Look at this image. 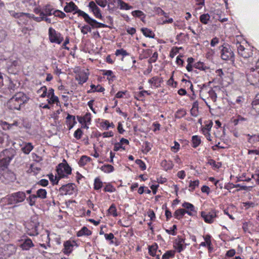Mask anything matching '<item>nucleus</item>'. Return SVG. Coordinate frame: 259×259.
<instances>
[{
    "label": "nucleus",
    "instance_id": "nucleus-1",
    "mask_svg": "<svg viewBox=\"0 0 259 259\" xmlns=\"http://www.w3.org/2000/svg\"><path fill=\"white\" fill-rule=\"evenodd\" d=\"M64 10L66 13H72L73 14H77L78 16H81L84 21L90 24L92 28H98L106 27L105 24L97 22L96 20L92 18L88 14L79 10L73 2L66 3Z\"/></svg>",
    "mask_w": 259,
    "mask_h": 259
},
{
    "label": "nucleus",
    "instance_id": "nucleus-2",
    "mask_svg": "<svg viewBox=\"0 0 259 259\" xmlns=\"http://www.w3.org/2000/svg\"><path fill=\"white\" fill-rule=\"evenodd\" d=\"M29 99L22 92L16 93L9 101V106L11 109L20 110L21 106L27 103Z\"/></svg>",
    "mask_w": 259,
    "mask_h": 259
},
{
    "label": "nucleus",
    "instance_id": "nucleus-3",
    "mask_svg": "<svg viewBox=\"0 0 259 259\" xmlns=\"http://www.w3.org/2000/svg\"><path fill=\"white\" fill-rule=\"evenodd\" d=\"M16 154L13 148L4 150L0 153V168L4 169L8 167L12 159Z\"/></svg>",
    "mask_w": 259,
    "mask_h": 259
},
{
    "label": "nucleus",
    "instance_id": "nucleus-4",
    "mask_svg": "<svg viewBox=\"0 0 259 259\" xmlns=\"http://www.w3.org/2000/svg\"><path fill=\"white\" fill-rule=\"evenodd\" d=\"M39 226L38 218L37 215L32 216L30 221L26 224V232L29 236H36L38 234V228Z\"/></svg>",
    "mask_w": 259,
    "mask_h": 259
},
{
    "label": "nucleus",
    "instance_id": "nucleus-5",
    "mask_svg": "<svg viewBox=\"0 0 259 259\" xmlns=\"http://www.w3.org/2000/svg\"><path fill=\"white\" fill-rule=\"evenodd\" d=\"M26 199V194L24 192L18 191L11 194L8 198L9 204H16L23 202Z\"/></svg>",
    "mask_w": 259,
    "mask_h": 259
},
{
    "label": "nucleus",
    "instance_id": "nucleus-6",
    "mask_svg": "<svg viewBox=\"0 0 259 259\" xmlns=\"http://www.w3.org/2000/svg\"><path fill=\"white\" fill-rule=\"evenodd\" d=\"M221 57L224 60H234V54L229 45L222 46L220 47Z\"/></svg>",
    "mask_w": 259,
    "mask_h": 259
},
{
    "label": "nucleus",
    "instance_id": "nucleus-7",
    "mask_svg": "<svg viewBox=\"0 0 259 259\" xmlns=\"http://www.w3.org/2000/svg\"><path fill=\"white\" fill-rule=\"evenodd\" d=\"M57 172L59 178L67 177L71 173V168L69 165L66 163H60L57 167Z\"/></svg>",
    "mask_w": 259,
    "mask_h": 259
},
{
    "label": "nucleus",
    "instance_id": "nucleus-8",
    "mask_svg": "<svg viewBox=\"0 0 259 259\" xmlns=\"http://www.w3.org/2000/svg\"><path fill=\"white\" fill-rule=\"evenodd\" d=\"M246 76L247 81L250 84L257 85L259 83V73L253 68L247 71Z\"/></svg>",
    "mask_w": 259,
    "mask_h": 259
},
{
    "label": "nucleus",
    "instance_id": "nucleus-9",
    "mask_svg": "<svg viewBox=\"0 0 259 259\" xmlns=\"http://www.w3.org/2000/svg\"><path fill=\"white\" fill-rule=\"evenodd\" d=\"M49 37L50 41L52 43L60 44L63 40V37L61 33L52 27H50L49 29Z\"/></svg>",
    "mask_w": 259,
    "mask_h": 259
},
{
    "label": "nucleus",
    "instance_id": "nucleus-10",
    "mask_svg": "<svg viewBox=\"0 0 259 259\" xmlns=\"http://www.w3.org/2000/svg\"><path fill=\"white\" fill-rule=\"evenodd\" d=\"M201 215L204 222L208 224L213 223L217 217L216 212L213 210L201 211Z\"/></svg>",
    "mask_w": 259,
    "mask_h": 259
},
{
    "label": "nucleus",
    "instance_id": "nucleus-11",
    "mask_svg": "<svg viewBox=\"0 0 259 259\" xmlns=\"http://www.w3.org/2000/svg\"><path fill=\"white\" fill-rule=\"evenodd\" d=\"M75 185L73 183H69L63 185L59 189V192L62 195H72L75 192Z\"/></svg>",
    "mask_w": 259,
    "mask_h": 259
},
{
    "label": "nucleus",
    "instance_id": "nucleus-12",
    "mask_svg": "<svg viewBox=\"0 0 259 259\" xmlns=\"http://www.w3.org/2000/svg\"><path fill=\"white\" fill-rule=\"evenodd\" d=\"M20 65L19 60L13 58H10L7 62L6 65L8 71L9 73L14 74L16 69V67Z\"/></svg>",
    "mask_w": 259,
    "mask_h": 259
},
{
    "label": "nucleus",
    "instance_id": "nucleus-13",
    "mask_svg": "<svg viewBox=\"0 0 259 259\" xmlns=\"http://www.w3.org/2000/svg\"><path fill=\"white\" fill-rule=\"evenodd\" d=\"M0 251L4 252L5 259H6L16 252V247L13 244H8L4 246V247H1Z\"/></svg>",
    "mask_w": 259,
    "mask_h": 259
},
{
    "label": "nucleus",
    "instance_id": "nucleus-14",
    "mask_svg": "<svg viewBox=\"0 0 259 259\" xmlns=\"http://www.w3.org/2000/svg\"><path fill=\"white\" fill-rule=\"evenodd\" d=\"M186 244H185V239L181 237L178 236L174 243V247L178 252H181L186 248Z\"/></svg>",
    "mask_w": 259,
    "mask_h": 259
},
{
    "label": "nucleus",
    "instance_id": "nucleus-15",
    "mask_svg": "<svg viewBox=\"0 0 259 259\" xmlns=\"http://www.w3.org/2000/svg\"><path fill=\"white\" fill-rule=\"evenodd\" d=\"M88 7L90 10L93 12L96 18L101 19H102L103 17L101 11L95 2L91 1L89 4Z\"/></svg>",
    "mask_w": 259,
    "mask_h": 259
},
{
    "label": "nucleus",
    "instance_id": "nucleus-16",
    "mask_svg": "<svg viewBox=\"0 0 259 259\" xmlns=\"http://www.w3.org/2000/svg\"><path fill=\"white\" fill-rule=\"evenodd\" d=\"M23 243L21 244L20 247L22 250H28L30 248L34 246V244L30 238L24 239L22 240Z\"/></svg>",
    "mask_w": 259,
    "mask_h": 259
},
{
    "label": "nucleus",
    "instance_id": "nucleus-17",
    "mask_svg": "<svg viewBox=\"0 0 259 259\" xmlns=\"http://www.w3.org/2000/svg\"><path fill=\"white\" fill-rule=\"evenodd\" d=\"M76 80L78 81V83L82 84L88 79V74L85 72H80L75 77Z\"/></svg>",
    "mask_w": 259,
    "mask_h": 259
},
{
    "label": "nucleus",
    "instance_id": "nucleus-18",
    "mask_svg": "<svg viewBox=\"0 0 259 259\" xmlns=\"http://www.w3.org/2000/svg\"><path fill=\"white\" fill-rule=\"evenodd\" d=\"M158 246L155 243L149 246V253L152 256H156V259H160L159 254H157L158 252H160V250H157Z\"/></svg>",
    "mask_w": 259,
    "mask_h": 259
},
{
    "label": "nucleus",
    "instance_id": "nucleus-19",
    "mask_svg": "<svg viewBox=\"0 0 259 259\" xmlns=\"http://www.w3.org/2000/svg\"><path fill=\"white\" fill-rule=\"evenodd\" d=\"M225 189L227 190H230L232 188H239V190H247L248 187L246 186L241 185L240 184H233L232 183L228 184L224 187Z\"/></svg>",
    "mask_w": 259,
    "mask_h": 259
},
{
    "label": "nucleus",
    "instance_id": "nucleus-20",
    "mask_svg": "<svg viewBox=\"0 0 259 259\" xmlns=\"http://www.w3.org/2000/svg\"><path fill=\"white\" fill-rule=\"evenodd\" d=\"M161 166L165 170L167 171L172 169L174 164L170 160H163L161 162Z\"/></svg>",
    "mask_w": 259,
    "mask_h": 259
},
{
    "label": "nucleus",
    "instance_id": "nucleus-21",
    "mask_svg": "<svg viewBox=\"0 0 259 259\" xmlns=\"http://www.w3.org/2000/svg\"><path fill=\"white\" fill-rule=\"evenodd\" d=\"M11 15L16 18H19L20 20L27 18V17H30V14L24 13H16L14 11L11 12Z\"/></svg>",
    "mask_w": 259,
    "mask_h": 259
},
{
    "label": "nucleus",
    "instance_id": "nucleus-22",
    "mask_svg": "<svg viewBox=\"0 0 259 259\" xmlns=\"http://www.w3.org/2000/svg\"><path fill=\"white\" fill-rule=\"evenodd\" d=\"M64 250L63 252L66 254H70L72 250L73 245L70 241H67L64 243Z\"/></svg>",
    "mask_w": 259,
    "mask_h": 259
},
{
    "label": "nucleus",
    "instance_id": "nucleus-23",
    "mask_svg": "<svg viewBox=\"0 0 259 259\" xmlns=\"http://www.w3.org/2000/svg\"><path fill=\"white\" fill-rule=\"evenodd\" d=\"M55 10L50 5H46L44 7L41 12L44 13L45 16H51L53 15Z\"/></svg>",
    "mask_w": 259,
    "mask_h": 259
},
{
    "label": "nucleus",
    "instance_id": "nucleus-24",
    "mask_svg": "<svg viewBox=\"0 0 259 259\" xmlns=\"http://www.w3.org/2000/svg\"><path fill=\"white\" fill-rule=\"evenodd\" d=\"M92 234V232L88 229V228L86 227H83L81 228L80 230H79L77 233V236L78 237H80L82 236H90Z\"/></svg>",
    "mask_w": 259,
    "mask_h": 259
},
{
    "label": "nucleus",
    "instance_id": "nucleus-25",
    "mask_svg": "<svg viewBox=\"0 0 259 259\" xmlns=\"http://www.w3.org/2000/svg\"><path fill=\"white\" fill-rule=\"evenodd\" d=\"M91 89L88 91V93H92L95 92H103L105 90V89L100 85H95L94 84H91Z\"/></svg>",
    "mask_w": 259,
    "mask_h": 259
},
{
    "label": "nucleus",
    "instance_id": "nucleus-26",
    "mask_svg": "<svg viewBox=\"0 0 259 259\" xmlns=\"http://www.w3.org/2000/svg\"><path fill=\"white\" fill-rule=\"evenodd\" d=\"M191 141L192 146L194 148H197L201 142L200 137L196 135L192 136Z\"/></svg>",
    "mask_w": 259,
    "mask_h": 259
},
{
    "label": "nucleus",
    "instance_id": "nucleus-27",
    "mask_svg": "<svg viewBox=\"0 0 259 259\" xmlns=\"http://www.w3.org/2000/svg\"><path fill=\"white\" fill-rule=\"evenodd\" d=\"M186 213V210L185 209L180 208L175 211L174 213L175 218L178 220L182 219Z\"/></svg>",
    "mask_w": 259,
    "mask_h": 259
},
{
    "label": "nucleus",
    "instance_id": "nucleus-28",
    "mask_svg": "<svg viewBox=\"0 0 259 259\" xmlns=\"http://www.w3.org/2000/svg\"><path fill=\"white\" fill-rule=\"evenodd\" d=\"M47 194V192L46 190L45 189L41 188V189H39L36 191L35 195H36L37 198H38L40 199H44L46 198Z\"/></svg>",
    "mask_w": 259,
    "mask_h": 259
},
{
    "label": "nucleus",
    "instance_id": "nucleus-29",
    "mask_svg": "<svg viewBox=\"0 0 259 259\" xmlns=\"http://www.w3.org/2000/svg\"><path fill=\"white\" fill-rule=\"evenodd\" d=\"M117 4L120 7L121 10H130L132 9V7L129 6L127 3L122 0H117Z\"/></svg>",
    "mask_w": 259,
    "mask_h": 259
},
{
    "label": "nucleus",
    "instance_id": "nucleus-30",
    "mask_svg": "<svg viewBox=\"0 0 259 259\" xmlns=\"http://www.w3.org/2000/svg\"><path fill=\"white\" fill-rule=\"evenodd\" d=\"M141 31L143 35L147 37L153 38L154 37V34L151 30L147 28H141Z\"/></svg>",
    "mask_w": 259,
    "mask_h": 259
},
{
    "label": "nucleus",
    "instance_id": "nucleus-31",
    "mask_svg": "<svg viewBox=\"0 0 259 259\" xmlns=\"http://www.w3.org/2000/svg\"><path fill=\"white\" fill-rule=\"evenodd\" d=\"M33 149V146L31 143H26L24 146L22 148V151L26 154H28Z\"/></svg>",
    "mask_w": 259,
    "mask_h": 259
},
{
    "label": "nucleus",
    "instance_id": "nucleus-32",
    "mask_svg": "<svg viewBox=\"0 0 259 259\" xmlns=\"http://www.w3.org/2000/svg\"><path fill=\"white\" fill-rule=\"evenodd\" d=\"M247 136L248 137L247 141L250 144H254L259 141V135H250V134H248Z\"/></svg>",
    "mask_w": 259,
    "mask_h": 259
},
{
    "label": "nucleus",
    "instance_id": "nucleus-33",
    "mask_svg": "<svg viewBox=\"0 0 259 259\" xmlns=\"http://www.w3.org/2000/svg\"><path fill=\"white\" fill-rule=\"evenodd\" d=\"M37 197L35 194H31L29 197L26 198V200L28 202L29 205L31 206L35 205L36 200Z\"/></svg>",
    "mask_w": 259,
    "mask_h": 259
},
{
    "label": "nucleus",
    "instance_id": "nucleus-34",
    "mask_svg": "<svg viewBox=\"0 0 259 259\" xmlns=\"http://www.w3.org/2000/svg\"><path fill=\"white\" fill-rule=\"evenodd\" d=\"M101 170L106 173H110L114 171V167L110 164H104L101 167Z\"/></svg>",
    "mask_w": 259,
    "mask_h": 259
},
{
    "label": "nucleus",
    "instance_id": "nucleus-35",
    "mask_svg": "<svg viewBox=\"0 0 259 259\" xmlns=\"http://www.w3.org/2000/svg\"><path fill=\"white\" fill-rule=\"evenodd\" d=\"M193 67L195 68H197L201 70H206L208 69L209 68L206 66L204 65V64L201 62H197L194 64Z\"/></svg>",
    "mask_w": 259,
    "mask_h": 259
},
{
    "label": "nucleus",
    "instance_id": "nucleus-36",
    "mask_svg": "<svg viewBox=\"0 0 259 259\" xmlns=\"http://www.w3.org/2000/svg\"><path fill=\"white\" fill-rule=\"evenodd\" d=\"M103 186V183L99 178H96L94 180V188L96 190H100Z\"/></svg>",
    "mask_w": 259,
    "mask_h": 259
},
{
    "label": "nucleus",
    "instance_id": "nucleus-37",
    "mask_svg": "<svg viewBox=\"0 0 259 259\" xmlns=\"http://www.w3.org/2000/svg\"><path fill=\"white\" fill-rule=\"evenodd\" d=\"M91 158L87 156H82L79 159L78 164L80 166H83L86 164L88 162L91 160Z\"/></svg>",
    "mask_w": 259,
    "mask_h": 259
},
{
    "label": "nucleus",
    "instance_id": "nucleus-38",
    "mask_svg": "<svg viewBox=\"0 0 259 259\" xmlns=\"http://www.w3.org/2000/svg\"><path fill=\"white\" fill-rule=\"evenodd\" d=\"M210 19V16L208 14H204L200 16V21L204 24H207Z\"/></svg>",
    "mask_w": 259,
    "mask_h": 259
},
{
    "label": "nucleus",
    "instance_id": "nucleus-39",
    "mask_svg": "<svg viewBox=\"0 0 259 259\" xmlns=\"http://www.w3.org/2000/svg\"><path fill=\"white\" fill-rule=\"evenodd\" d=\"M252 54V51L250 49H246L243 52L239 55L244 58H247L250 57Z\"/></svg>",
    "mask_w": 259,
    "mask_h": 259
},
{
    "label": "nucleus",
    "instance_id": "nucleus-40",
    "mask_svg": "<svg viewBox=\"0 0 259 259\" xmlns=\"http://www.w3.org/2000/svg\"><path fill=\"white\" fill-rule=\"evenodd\" d=\"M199 184V180H195L194 181H191L189 184V191H193L196 187H198Z\"/></svg>",
    "mask_w": 259,
    "mask_h": 259
},
{
    "label": "nucleus",
    "instance_id": "nucleus-41",
    "mask_svg": "<svg viewBox=\"0 0 259 259\" xmlns=\"http://www.w3.org/2000/svg\"><path fill=\"white\" fill-rule=\"evenodd\" d=\"M175 254V250L167 251L162 257V259H169L170 257H174Z\"/></svg>",
    "mask_w": 259,
    "mask_h": 259
},
{
    "label": "nucleus",
    "instance_id": "nucleus-42",
    "mask_svg": "<svg viewBox=\"0 0 259 259\" xmlns=\"http://www.w3.org/2000/svg\"><path fill=\"white\" fill-rule=\"evenodd\" d=\"M37 93L41 94L40 95V98H45L47 97V88L46 86L41 87L38 91Z\"/></svg>",
    "mask_w": 259,
    "mask_h": 259
},
{
    "label": "nucleus",
    "instance_id": "nucleus-43",
    "mask_svg": "<svg viewBox=\"0 0 259 259\" xmlns=\"http://www.w3.org/2000/svg\"><path fill=\"white\" fill-rule=\"evenodd\" d=\"M108 213L112 214L113 217H115L117 216V213L115 205L112 204L108 210Z\"/></svg>",
    "mask_w": 259,
    "mask_h": 259
},
{
    "label": "nucleus",
    "instance_id": "nucleus-44",
    "mask_svg": "<svg viewBox=\"0 0 259 259\" xmlns=\"http://www.w3.org/2000/svg\"><path fill=\"white\" fill-rule=\"evenodd\" d=\"M48 98L49 99L47 100V101L50 104L56 103V104L58 105V103L59 102L58 97L56 96H50V97Z\"/></svg>",
    "mask_w": 259,
    "mask_h": 259
},
{
    "label": "nucleus",
    "instance_id": "nucleus-45",
    "mask_svg": "<svg viewBox=\"0 0 259 259\" xmlns=\"http://www.w3.org/2000/svg\"><path fill=\"white\" fill-rule=\"evenodd\" d=\"M48 177L50 181L52 182L54 185L58 184L59 180L61 179L59 178V176L58 177L57 176H54L52 174H49Z\"/></svg>",
    "mask_w": 259,
    "mask_h": 259
},
{
    "label": "nucleus",
    "instance_id": "nucleus-46",
    "mask_svg": "<svg viewBox=\"0 0 259 259\" xmlns=\"http://www.w3.org/2000/svg\"><path fill=\"white\" fill-rule=\"evenodd\" d=\"M152 148V145L148 142L146 141L144 143V149L143 152L145 153H147L149 152Z\"/></svg>",
    "mask_w": 259,
    "mask_h": 259
},
{
    "label": "nucleus",
    "instance_id": "nucleus-47",
    "mask_svg": "<svg viewBox=\"0 0 259 259\" xmlns=\"http://www.w3.org/2000/svg\"><path fill=\"white\" fill-rule=\"evenodd\" d=\"M182 206L187 209V210L195 211L194 206L189 202H184L182 204Z\"/></svg>",
    "mask_w": 259,
    "mask_h": 259
},
{
    "label": "nucleus",
    "instance_id": "nucleus-48",
    "mask_svg": "<svg viewBox=\"0 0 259 259\" xmlns=\"http://www.w3.org/2000/svg\"><path fill=\"white\" fill-rule=\"evenodd\" d=\"M30 17H27V18H32L34 20H35L37 22H40L42 20H44V13L41 12L40 15H39L40 16L39 17H35L33 14H30Z\"/></svg>",
    "mask_w": 259,
    "mask_h": 259
},
{
    "label": "nucleus",
    "instance_id": "nucleus-49",
    "mask_svg": "<svg viewBox=\"0 0 259 259\" xmlns=\"http://www.w3.org/2000/svg\"><path fill=\"white\" fill-rule=\"evenodd\" d=\"M53 15H54L55 17H57L62 19L66 17V14L64 12L58 10H56L55 11H54Z\"/></svg>",
    "mask_w": 259,
    "mask_h": 259
},
{
    "label": "nucleus",
    "instance_id": "nucleus-50",
    "mask_svg": "<svg viewBox=\"0 0 259 259\" xmlns=\"http://www.w3.org/2000/svg\"><path fill=\"white\" fill-rule=\"evenodd\" d=\"M103 75L107 76L108 77H110L111 78H113L115 77V76L113 75V72L112 70H103ZM108 79L110 78H108Z\"/></svg>",
    "mask_w": 259,
    "mask_h": 259
},
{
    "label": "nucleus",
    "instance_id": "nucleus-51",
    "mask_svg": "<svg viewBox=\"0 0 259 259\" xmlns=\"http://www.w3.org/2000/svg\"><path fill=\"white\" fill-rule=\"evenodd\" d=\"M208 94L211 99L213 102H215L217 98V95L214 91H213L212 89H210L209 91H208Z\"/></svg>",
    "mask_w": 259,
    "mask_h": 259
},
{
    "label": "nucleus",
    "instance_id": "nucleus-52",
    "mask_svg": "<svg viewBox=\"0 0 259 259\" xmlns=\"http://www.w3.org/2000/svg\"><path fill=\"white\" fill-rule=\"evenodd\" d=\"M104 190L105 192L112 193L115 192L116 191V189L112 185L108 184L104 188Z\"/></svg>",
    "mask_w": 259,
    "mask_h": 259
},
{
    "label": "nucleus",
    "instance_id": "nucleus-53",
    "mask_svg": "<svg viewBox=\"0 0 259 259\" xmlns=\"http://www.w3.org/2000/svg\"><path fill=\"white\" fill-rule=\"evenodd\" d=\"M177 229V226L176 225H174L170 229H166L165 232L168 234H170L172 235H176V230Z\"/></svg>",
    "mask_w": 259,
    "mask_h": 259
},
{
    "label": "nucleus",
    "instance_id": "nucleus-54",
    "mask_svg": "<svg viewBox=\"0 0 259 259\" xmlns=\"http://www.w3.org/2000/svg\"><path fill=\"white\" fill-rule=\"evenodd\" d=\"M115 55L116 56L122 55L123 56H128L129 54L123 49L117 50L115 52Z\"/></svg>",
    "mask_w": 259,
    "mask_h": 259
},
{
    "label": "nucleus",
    "instance_id": "nucleus-55",
    "mask_svg": "<svg viewBox=\"0 0 259 259\" xmlns=\"http://www.w3.org/2000/svg\"><path fill=\"white\" fill-rule=\"evenodd\" d=\"M117 0H108V8L110 11H113L115 6Z\"/></svg>",
    "mask_w": 259,
    "mask_h": 259
},
{
    "label": "nucleus",
    "instance_id": "nucleus-56",
    "mask_svg": "<svg viewBox=\"0 0 259 259\" xmlns=\"http://www.w3.org/2000/svg\"><path fill=\"white\" fill-rule=\"evenodd\" d=\"M83 134V132L81 131L80 128H78L77 130H76L74 133V137L76 139L79 140L80 139Z\"/></svg>",
    "mask_w": 259,
    "mask_h": 259
},
{
    "label": "nucleus",
    "instance_id": "nucleus-57",
    "mask_svg": "<svg viewBox=\"0 0 259 259\" xmlns=\"http://www.w3.org/2000/svg\"><path fill=\"white\" fill-rule=\"evenodd\" d=\"M212 126V122L210 121L209 123L206 124L202 128L203 133L209 132Z\"/></svg>",
    "mask_w": 259,
    "mask_h": 259
},
{
    "label": "nucleus",
    "instance_id": "nucleus-58",
    "mask_svg": "<svg viewBox=\"0 0 259 259\" xmlns=\"http://www.w3.org/2000/svg\"><path fill=\"white\" fill-rule=\"evenodd\" d=\"M132 14L134 17H137L140 18L141 17H143V15H144V13L141 11L136 10V11H133L132 12Z\"/></svg>",
    "mask_w": 259,
    "mask_h": 259
},
{
    "label": "nucleus",
    "instance_id": "nucleus-59",
    "mask_svg": "<svg viewBox=\"0 0 259 259\" xmlns=\"http://www.w3.org/2000/svg\"><path fill=\"white\" fill-rule=\"evenodd\" d=\"M136 163L139 166V167L142 169V170H144L146 169V164L144 163V162L142 160L137 159L136 160Z\"/></svg>",
    "mask_w": 259,
    "mask_h": 259
},
{
    "label": "nucleus",
    "instance_id": "nucleus-60",
    "mask_svg": "<svg viewBox=\"0 0 259 259\" xmlns=\"http://www.w3.org/2000/svg\"><path fill=\"white\" fill-rule=\"evenodd\" d=\"M157 58H158V53H157V52H155L153 54L152 57H150V58L149 59V62L150 63H152L155 62L157 59Z\"/></svg>",
    "mask_w": 259,
    "mask_h": 259
},
{
    "label": "nucleus",
    "instance_id": "nucleus-61",
    "mask_svg": "<svg viewBox=\"0 0 259 259\" xmlns=\"http://www.w3.org/2000/svg\"><path fill=\"white\" fill-rule=\"evenodd\" d=\"M83 117L84 121L85 123H90L91 121V114L90 113H87Z\"/></svg>",
    "mask_w": 259,
    "mask_h": 259
},
{
    "label": "nucleus",
    "instance_id": "nucleus-62",
    "mask_svg": "<svg viewBox=\"0 0 259 259\" xmlns=\"http://www.w3.org/2000/svg\"><path fill=\"white\" fill-rule=\"evenodd\" d=\"M7 36V34L5 30H0V42H2L5 40Z\"/></svg>",
    "mask_w": 259,
    "mask_h": 259
},
{
    "label": "nucleus",
    "instance_id": "nucleus-63",
    "mask_svg": "<svg viewBox=\"0 0 259 259\" xmlns=\"http://www.w3.org/2000/svg\"><path fill=\"white\" fill-rule=\"evenodd\" d=\"M159 80V78L157 76H154L148 80V82L150 84H153L155 86L156 85L157 83Z\"/></svg>",
    "mask_w": 259,
    "mask_h": 259
},
{
    "label": "nucleus",
    "instance_id": "nucleus-64",
    "mask_svg": "<svg viewBox=\"0 0 259 259\" xmlns=\"http://www.w3.org/2000/svg\"><path fill=\"white\" fill-rule=\"evenodd\" d=\"M101 126L103 128H105L106 130H107L109 127H110V123L108 120H105L101 123Z\"/></svg>",
    "mask_w": 259,
    "mask_h": 259
}]
</instances>
